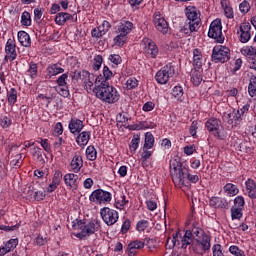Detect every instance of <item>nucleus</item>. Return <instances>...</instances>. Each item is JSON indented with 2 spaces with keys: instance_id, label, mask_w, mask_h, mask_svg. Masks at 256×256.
<instances>
[{
  "instance_id": "obj_34",
  "label": "nucleus",
  "mask_w": 256,
  "mask_h": 256,
  "mask_svg": "<svg viewBox=\"0 0 256 256\" xmlns=\"http://www.w3.org/2000/svg\"><path fill=\"white\" fill-rule=\"evenodd\" d=\"M201 81H203V76L201 75V71L195 70L192 73L191 82L195 87H199L201 85Z\"/></svg>"
},
{
  "instance_id": "obj_63",
  "label": "nucleus",
  "mask_w": 256,
  "mask_h": 256,
  "mask_svg": "<svg viewBox=\"0 0 256 256\" xmlns=\"http://www.w3.org/2000/svg\"><path fill=\"white\" fill-rule=\"evenodd\" d=\"M92 37H95V39H101L103 37V31H101V28H94L91 31Z\"/></svg>"
},
{
  "instance_id": "obj_57",
  "label": "nucleus",
  "mask_w": 256,
  "mask_h": 256,
  "mask_svg": "<svg viewBox=\"0 0 256 256\" xmlns=\"http://www.w3.org/2000/svg\"><path fill=\"white\" fill-rule=\"evenodd\" d=\"M38 143H40L41 147L44 149V151H46V153H51V144H49L48 139L40 138V141H38Z\"/></svg>"
},
{
  "instance_id": "obj_52",
  "label": "nucleus",
  "mask_w": 256,
  "mask_h": 256,
  "mask_svg": "<svg viewBox=\"0 0 256 256\" xmlns=\"http://www.w3.org/2000/svg\"><path fill=\"white\" fill-rule=\"evenodd\" d=\"M17 245H19V239L15 238V239H10L6 244L5 247L6 249H8V251L11 253V251H13Z\"/></svg>"
},
{
  "instance_id": "obj_49",
  "label": "nucleus",
  "mask_w": 256,
  "mask_h": 256,
  "mask_svg": "<svg viewBox=\"0 0 256 256\" xmlns=\"http://www.w3.org/2000/svg\"><path fill=\"white\" fill-rule=\"evenodd\" d=\"M241 217H243V209L232 207L231 208V218L239 220V219H241Z\"/></svg>"
},
{
  "instance_id": "obj_50",
  "label": "nucleus",
  "mask_w": 256,
  "mask_h": 256,
  "mask_svg": "<svg viewBox=\"0 0 256 256\" xmlns=\"http://www.w3.org/2000/svg\"><path fill=\"white\" fill-rule=\"evenodd\" d=\"M183 87L181 86H175L173 89H172V95L173 97H175V99H177V101H179V99H181V97H183Z\"/></svg>"
},
{
  "instance_id": "obj_36",
  "label": "nucleus",
  "mask_w": 256,
  "mask_h": 256,
  "mask_svg": "<svg viewBox=\"0 0 256 256\" xmlns=\"http://www.w3.org/2000/svg\"><path fill=\"white\" fill-rule=\"evenodd\" d=\"M248 93L250 97H256V76H252L250 78V82L248 85Z\"/></svg>"
},
{
  "instance_id": "obj_41",
  "label": "nucleus",
  "mask_w": 256,
  "mask_h": 256,
  "mask_svg": "<svg viewBox=\"0 0 256 256\" xmlns=\"http://www.w3.org/2000/svg\"><path fill=\"white\" fill-rule=\"evenodd\" d=\"M114 43L117 47H123L127 43V36L120 34L114 38Z\"/></svg>"
},
{
  "instance_id": "obj_12",
  "label": "nucleus",
  "mask_w": 256,
  "mask_h": 256,
  "mask_svg": "<svg viewBox=\"0 0 256 256\" xmlns=\"http://www.w3.org/2000/svg\"><path fill=\"white\" fill-rule=\"evenodd\" d=\"M222 119L224 123L231 125L232 129L234 127H239V125H241V121H243V118H241V115L239 114V110H233V112L230 113L225 112Z\"/></svg>"
},
{
  "instance_id": "obj_42",
  "label": "nucleus",
  "mask_w": 256,
  "mask_h": 256,
  "mask_svg": "<svg viewBox=\"0 0 256 256\" xmlns=\"http://www.w3.org/2000/svg\"><path fill=\"white\" fill-rule=\"evenodd\" d=\"M101 65H103V56L96 55L93 59L92 65L94 71H99V69H101Z\"/></svg>"
},
{
  "instance_id": "obj_56",
  "label": "nucleus",
  "mask_w": 256,
  "mask_h": 256,
  "mask_svg": "<svg viewBox=\"0 0 256 256\" xmlns=\"http://www.w3.org/2000/svg\"><path fill=\"white\" fill-rule=\"evenodd\" d=\"M143 247H145V243L139 240L133 241L128 245V249H132L134 251H137V249H143Z\"/></svg>"
},
{
  "instance_id": "obj_59",
  "label": "nucleus",
  "mask_w": 256,
  "mask_h": 256,
  "mask_svg": "<svg viewBox=\"0 0 256 256\" xmlns=\"http://www.w3.org/2000/svg\"><path fill=\"white\" fill-rule=\"evenodd\" d=\"M224 9V15L227 17V19H233L235 15L233 14V8L229 6V4H226V6H222Z\"/></svg>"
},
{
  "instance_id": "obj_46",
  "label": "nucleus",
  "mask_w": 256,
  "mask_h": 256,
  "mask_svg": "<svg viewBox=\"0 0 256 256\" xmlns=\"http://www.w3.org/2000/svg\"><path fill=\"white\" fill-rule=\"evenodd\" d=\"M74 79H76V81H84V79H87V77H89V71L87 70H82L79 72H74Z\"/></svg>"
},
{
  "instance_id": "obj_47",
  "label": "nucleus",
  "mask_w": 256,
  "mask_h": 256,
  "mask_svg": "<svg viewBox=\"0 0 256 256\" xmlns=\"http://www.w3.org/2000/svg\"><path fill=\"white\" fill-rule=\"evenodd\" d=\"M12 120L9 118V116H2L0 119V125L2 129H9L12 125Z\"/></svg>"
},
{
  "instance_id": "obj_37",
  "label": "nucleus",
  "mask_w": 256,
  "mask_h": 256,
  "mask_svg": "<svg viewBox=\"0 0 256 256\" xmlns=\"http://www.w3.org/2000/svg\"><path fill=\"white\" fill-rule=\"evenodd\" d=\"M86 157L88 161H95L97 159V150L94 146H88L86 149Z\"/></svg>"
},
{
  "instance_id": "obj_35",
  "label": "nucleus",
  "mask_w": 256,
  "mask_h": 256,
  "mask_svg": "<svg viewBox=\"0 0 256 256\" xmlns=\"http://www.w3.org/2000/svg\"><path fill=\"white\" fill-rule=\"evenodd\" d=\"M183 165L181 164V160L179 158H175L170 160V173L173 175L176 171H179V169H182Z\"/></svg>"
},
{
  "instance_id": "obj_9",
  "label": "nucleus",
  "mask_w": 256,
  "mask_h": 256,
  "mask_svg": "<svg viewBox=\"0 0 256 256\" xmlns=\"http://www.w3.org/2000/svg\"><path fill=\"white\" fill-rule=\"evenodd\" d=\"M111 193L103 189L94 190L89 196L91 203H98L99 205H105V203H111Z\"/></svg>"
},
{
  "instance_id": "obj_51",
  "label": "nucleus",
  "mask_w": 256,
  "mask_h": 256,
  "mask_svg": "<svg viewBox=\"0 0 256 256\" xmlns=\"http://www.w3.org/2000/svg\"><path fill=\"white\" fill-rule=\"evenodd\" d=\"M236 209H243V207H245V198H243V196H237L234 199V206H232Z\"/></svg>"
},
{
  "instance_id": "obj_4",
  "label": "nucleus",
  "mask_w": 256,
  "mask_h": 256,
  "mask_svg": "<svg viewBox=\"0 0 256 256\" xmlns=\"http://www.w3.org/2000/svg\"><path fill=\"white\" fill-rule=\"evenodd\" d=\"M180 235L181 233L179 231L175 232L172 235L171 240L169 238L167 239L166 247L168 249H173V247L181 245L182 249H187V246L193 243L194 240L191 235L187 234V230L183 237H181Z\"/></svg>"
},
{
  "instance_id": "obj_28",
  "label": "nucleus",
  "mask_w": 256,
  "mask_h": 256,
  "mask_svg": "<svg viewBox=\"0 0 256 256\" xmlns=\"http://www.w3.org/2000/svg\"><path fill=\"white\" fill-rule=\"evenodd\" d=\"M89 139H91V132L84 131L77 136L76 142L80 147H85L89 143Z\"/></svg>"
},
{
  "instance_id": "obj_27",
  "label": "nucleus",
  "mask_w": 256,
  "mask_h": 256,
  "mask_svg": "<svg viewBox=\"0 0 256 256\" xmlns=\"http://www.w3.org/2000/svg\"><path fill=\"white\" fill-rule=\"evenodd\" d=\"M196 243L201 245L203 251H209L211 249V238L207 234L202 235L201 238H197Z\"/></svg>"
},
{
  "instance_id": "obj_33",
  "label": "nucleus",
  "mask_w": 256,
  "mask_h": 256,
  "mask_svg": "<svg viewBox=\"0 0 256 256\" xmlns=\"http://www.w3.org/2000/svg\"><path fill=\"white\" fill-rule=\"evenodd\" d=\"M153 145H155V137L151 132H147L145 134L144 149H153Z\"/></svg>"
},
{
  "instance_id": "obj_16",
  "label": "nucleus",
  "mask_w": 256,
  "mask_h": 256,
  "mask_svg": "<svg viewBox=\"0 0 256 256\" xmlns=\"http://www.w3.org/2000/svg\"><path fill=\"white\" fill-rule=\"evenodd\" d=\"M239 32L240 37L239 41L240 43H249L251 40V24L249 23H243L239 26Z\"/></svg>"
},
{
  "instance_id": "obj_24",
  "label": "nucleus",
  "mask_w": 256,
  "mask_h": 256,
  "mask_svg": "<svg viewBox=\"0 0 256 256\" xmlns=\"http://www.w3.org/2000/svg\"><path fill=\"white\" fill-rule=\"evenodd\" d=\"M245 185H246V191L248 193V197H250V199H256V183H255V180L248 179L245 182Z\"/></svg>"
},
{
  "instance_id": "obj_30",
  "label": "nucleus",
  "mask_w": 256,
  "mask_h": 256,
  "mask_svg": "<svg viewBox=\"0 0 256 256\" xmlns=\"http://www.w3.org/2000/svg\"><path fill=\"white\" fill-rule=\"evenodd\" d=\"M187 235H191L194 241H197V239H201L203 235H205V232L203 229L199 227H194L192 230H186Z\"/></svg>"
},
{
  "instance_id": "obj_62",
  "label": "nucleus",
  "mask_w": 256,
  "mask_h": 256,
  "mask_svg": "<svg viewBox=\"0 0 256 256\" xmlns=\"http://www.w3.org/2000/svg\"><path fill=\"white\" fill-rule=\"evenodd\" d=\"M130 129L134 131H141V129H149V124L147 122H140L139 124L130 126Z\"/></svg>"
},
{
  "instance_id": "obj_8",
  "label": "nucleus",
  "mask_w": 256,
  "mask_h": 256,
  "mask_svg": "<svg viewBox=\"0 0 256 256\" xmlns=\"http://www.w3.org/2000/svg\"><path fill=\"white\" fill-rule=\"evenodd\" d=\"M231 59V50L225 46H216L212 51V61L214 63H227Z\"/></svg>"
},
{
  "instance_id": "obj_20",
  "label": "nucleus",
  "mask_w": 256,
  "mask_h": 256,
  "mask_svg": "<svg viewBox=\"0 0 256 256\" xmlns=\"http://www.w3.org/2000/svg\"><path fill=\"white\" fill-rule=\"evenodd\" d=\"M83 127V121L77 118H71L68 125L70 133H73L74 135L75 133H81V131H83Z\"/></svg>"
},
{
  "instance_id": "obj_3",
  "label": "nucleus",
  "mask_w": 256,
  "mask_h": 256,
  "mask_svg": "<svg viewBox=\"0 0 256 256\" xmlns=\"http://www.w3.org/2000/svg\"><path fill=\"white\" fill-rule=\"evenodd\" d=\"M186 17L187 21L181 32L185 35H189L199 29V25L201 24V18L199 17V10L195 6L186 7Z\"/></svg>"
},
{
  "instance_id": "obj_23",
  "label": "nucleus",
  "mask_w": 256,
  "mask_h": 256,
  "mask_svg": "<svg viewBox=\"0 0 256 256\" xmlns=\"http://www.w3.org/2000/svg\"><path fill=\"white\" fill-rule=\"evenodd\" d=\"M77 179H79L77 174L68 173L64 176V183L71 189H77Z\"/></svg>"
},
{
  "instance_id": "obj_26",
  "label": "nucleus",
  "mask_w": 256,
  "mask_h": 256,
  "mask_svg": "<svg viewBox=\"0 0 256 256\" xmlns=\"http://www.w3.org/2000/svg\"><path fill=\"white\" fill-rule=\"evenodd\" d=\"M31 155L35 157L36 161L41 165H45V154H43V150L37 146L31 149Z\"/></svg>"
},
{
  "instance_id": "obj_31",
  "label": "nucleus",
  "mask_w": 256,
  "mask_h": 256,
  "mask_svg": "<svg viewBox=\"0 0 256 256\" xmlns=\"http://www.w3.org/2000/svg\"><path fill=\"white\" fill-rule=\"evenodd\" d=\"M193 53L194 69L198 71V69H201V67H203V61L201 60V52H199V49H195Z\"/></svg>"
},
{
  "instance_id": "obj_60",
  "label": "nucleus",
  "mask_w": 256,
  "mask_h": 256,
  "mask_svg": "<svg viewBox=\"0 0 256 256\" xmlns=\"http://www.w3.org/2000/svg\"><path fill=\"white\" fill-rule=\"evenodd\" d=\"M147 227H149V221H147V220H140V221H138V223L136 225V229L139 232L145 231V229H147Z\"/></svg>"
},
{
  "instance_id": "obj_55",
  "label": "nucleus",
  "mask_w": 256,
  "mask_h": 256,
  "mask_svg": "<svg viewBox=\"0 0 256 256\" xmlns=\"http://www.w3.org/2000/svg\"><path fill=\"white\" fill-rule=\"evenodd\" d=\"M109 61L111 63H113V65H121V63H123V59L121 58V56L119 54H111L108 57Z\"/></svg>"
},
{
  "instance_id": "obj_1",
  "label": "nucleus",
  "mask_w": 256,
  "mask_h": 256,
  "mask_svg": "<svg viewBox=\"0 0 256 256\" xmlns=\"http://www.w3.org/2000/svg\"><path fill=\"white\" fill-rule=\"evenodd\" d=\"M94 85L93 93H95L96 97L100 99V101H103V103L113 104L119 101V91H117V88L109 85V81L101 80L100 77H97Z\"/></svg>"
},
{
  "instance_id": "obj_29",
  "label": "nucleus",
  "mask_w": 256,
  "mask_h": 256,
  "mask_svg": "<svg viewBox=\"0 0 256 256\" xmlns=\"http://www.w3.org/2000/svg\"><path fill=\"white\" fill-rule=\"evenodd\" d=\"M241 53L244 57H248L250 61H256V47L245 46L241 49Z\"/></svg>"
},
{
  "instance_id": "obj_39",
  "label": "nucleus",
  "mask_w": 256,
  "mask_h": 256,
  "mask_svg": "<svg viewBox=\"0 0 256 256\" xmlns=\"http://www.w3.org/2000/svg\"><path fill=\"white\" fill-rule=\"evenodd\" d=\"M141 141V138L139 135H134L133 139L130 142V151L132 153H135V151H137V149L139 148V143Z\"/></svg>"
},
{
  "instance_id": "obj_14",
  "label": "nucleus",
  "mask_w": 256,
  "mask_h": 256,
  "mask_svg": "<svg viewBox=\"0 0 256 256\" xmlns=\"http://www.w3.org/2000/svg\"><path fill=\"white\" fill-rule=\"evenodd\" d=\"M189 174V169L182 167L176 172H172V181L177 185H187V177Z\"/></svg>"
},
{
  "instance_id": "obj_5",
  "label": "nucleus",
  "mask_w": 256,
  "mask_h": 256,
  "mask_svg": "<svg viewBox=\"0 0 256 256\" xmlns=\"http://www.w3.org/2000/svg\"><path fill=\"white\" fill-rule=\"evenodd\" d=\"M206 129L211 133L216 139H220L221 141L227 137V132L222 127L219 119L211 118L206 122Z\"/></svg>"
},
{
  "instance_id": "obj_18",
  "label": "nucleus",
  "mask_w": 256,
  "mask_h": 256,
  "mask_svg": "<svg viewBox=\"0 0 256 256\" xmlns=\"http://www.w3.org/2000/svg\"><path fill=\"white\" fill-rule=\"evenodd\" d=\"M210 207H214V209H229V202L227 199L221 197H212L209 201Z\"/></svg>"
},
{
  "instance_id": "obj_10",
  "label": "nucleus",
  "mask_w": 256,
  "mask_h": 256,
  "mask_svg": "<svg viewBox=\"0 0 256 256\" xmlns=\"http://www.w3.org/2000/svg\"><path fill=\"white\" fill-rule=\"evenodd\" d=\"M100 215L102 220L108 227L111 225H115L117 221H119V212L113 210L109 207H104L100 209Z\"/></svg>"
},
{
  "instance_id": "obj_21",
  "label": "nucleus",
  "mask_w": 256,
  "mask_h": 256,
  "mask_svg": "<svg viewBox=\"0 0 256 256\" xmlns=\"http://www.w3.org/2000/svg\"><path fill=\"white\" fill-rule=\"evenodd\" d=\"M131 31H133V23L130 21L121 22L117 28V33H120V35H124L125 37H127Z\"/></svg>"
},
{
  "instance_id": "obj_53",
  "label": "nucleus",
  "mask_w": 256,
  "mask_h": 256,
  "mask_svg": "<svg viewBox=\"0 0 256 256\" xmlns=\"http://www.w3.org/2000/svg\"><path fill=\"white\" fill-rule=\"evenodd\" d=\"M67 79H69V75L67 73L62 74L56 80V83H57L58 87H67Z\"/></svg>"
},
{
  "instance_id": "obj_6",
  "label": "nucleus",
  "mask_w": 256,
  "mask_h": 256,
  "mask_svg": "<svg viewBox=\"0 0 256 256\" xmlns=\"http://www.w3.org/2000/svg\"><path fill=\"white\" fill-rule=\"evenodd\" d=\"M175 76V66L167 64L162 67L155 75V80L159 85H167L169 79Z\"/></svg>"
},
{
  "instance_id": "obj_2",
  "label": "nucleus",
  "mask_w": 256,
  "mask_h": 256,
  "mask_svg": "<svg viewBox=\"0 0 256 256\" xmlns=\"http://www.w3.org/2000/svg\"><path fill=\"white\" fill-rule=\"evenodd\" d=\"M73 227L81 231L76 234L77 239H85V237H91V235H95V233L101 229V223L97 219L90 221L76 220V223L73 224Z\"/></svg>"
},
{
  "instance_id": "obj_40",
  "label": "nucleus",
  "mask_w": 256,
  "mask_h": 256,
  "mask_svg": "<svg viewBox=\"0 0 256 256\" xmlns=\"http://www.w3.org/2000/svg\"><path fill=\"white\" fill-rule=\"evenodd\" d=\"M139 87V81L135 77H131L126 81V89L129 91L137 89Z\"/></svg>"
},
{
  "instance_id": "obj_22",
  "label": "nucleus",
  "mask_w": 256,
  "mask_h": 256,
  "mask_svg": "<svg viewBox=\"0 0 256 256\" xmlns=\"http://www.w3.org/2000/svg\"><path fill=\"white\" fill-rule=\"evenodd\" d=\"M48 79L55 77L61 73H65V69L61 68L59 64L49 65L46 69Z\"/></svg>"
},
{
  "instance_id": "obj_44",
  "label": "nucleus",
  "mask_w": 256,
  "mask_h": 256,
  "mask_svg": "<svg viewBox=\"0 0 256 256\" xmlns=\"http://www.w3.org/2000/svg\"><path fill=\"white\" fill-rule=\"evenodd\" d=\"M98 77L100 78V81H109V79L113 77V72L107 66H104L103 77L102 76H98Z\"/></svg>"
},
{
  "instance_id": "obj_7",
  "label": "nucleus",
  "mask_w": 256,
  "mask_h": 256,
  "mask_svg": "<svg viewBox=\"0 0 256 256\" xmlns=\"http://www.w3.org/2000/svg\"><path fill=\"white\" fill-rule=\"evenodd\" d=\"M208 37L215 39L216 43H223L225 41V36H223V25L221 24V19H215L211 22L208 31Z\"/></svg>"
},
{
  "instance_id": "obj_45",
  "label": "nucleus",
  "mask_w": 256,
  "mask_h": 256,
  "mask_svg": "<svg viewBox=\"0 0 256 256\" xmlns=\"http://www.w3.org/2000/svg\"><path fill=\"white\" fill-rule=\"evenodd\" d=\"M21 23L25 27L31 26V14L29 12L25 11V12L22 13Z\"/></svg>"
},
{
  "instance_id": "obj_38",
  "label": "nucleus",
  "mask_w": 256,
  "mask_h": 256,
  "mask_svg": "<svg viewBox=\"0 0 256 256\" xmlns=\"http://www.w3.org/2000/svg\"><path fill=\"white\" fill-rule=\"evenodd\" d=\"M27 73H28L29 77H31V79H36L37 73H38L37 63L30 62L29 69H28Z\"/></svg>"
},
{
  "instance_id": "obj_61",
  "label": "nucleus",
  "mask_w": 256,
  "mask_h": 256,
  "mask_svg": "<svg viewBox=\"0 0 256 256\" xmlns=\"http://www.w3.org/2000/svg\"><path fill=\"white\" fill-rule=\"evenodd\" d=\"M251 9V5L249 4V2L247 1H243L242 3H240L239 5V10L244 13V15L246 13H249V10Z\"/></svg>"
},
{
  "instance_id": "obj_32",
  "label": "nucleus",
  "mask_w": 256,
  "mask_h": 256,
  "mask_svg": "<svg viewBox=\"0 0 256 256\" xmlns=\"http://www.w3.org/2000/svg\"><path fill=\"white\" fill-rule=\"evenodd\" d=\"M223 189L225 193H228V195H230V197H235V195L239 193V188H237V185L235 184L227 183Z\"/></svg>"
},
{
  "instance_id": "obj_48",
  "label": "nucleus",
  "mask_w": 256,
  "mask_h": 256,
  "mask_svg": "<svg viewBox=\"0 0 256 256\" xmlns=\"http://www.w3.org/2000/svg\"><path fill=\"white\" fill-rule=\"evenodd\" d=\"M126 203H129V200H127V197L125 195L121 194L119 197L116 198L117 209H121V207H125Z\"/></svg>"
},
{
  "instance_id": "obj_17",
  "label": "nucleus",
  "mask_w": 256,
  "mask_h": 256,
  "mask_svg": "<svg viewBox=\"0 0 256 256\" xmlns=\"http://www.w3.org/2000/svg\"><path fill=\"white\" fill-rule=\"evenodd\" d=\"M67 21H77V14H69L67 12H60L55 17L56 25H65Z\"/></svg>"
},
{
  "instance_id": "obj_54",
  "label": "nucleus",
  "mask_w": 256,
  "mask_h": 256,
  "mask_svg": "<svg viewBox=\"0 0 256 256\" xmlns=\"http://www.w3.org/2000/svg\"><path fill=\"white\" fill-rule=\"evenodd\" d=\"M62 179H63V173L60 170H56L52 178V183L54 185H61Z\"/></svg>"
},
{
  "instance_id": "obj_64",
  "label": "nucleus",
  "mask_w": 256,
  "mask_h": 256,
  "mask_svg": "<svg viewBox=\"0 0 256 256\" xmlns=\"http://www.w3.org/2000/svg\"><path fill=\"white\" fill-rule=\"evenodd\" d=\"M213 256H224L221 250V244H216L213 246Z\"/></svg>"
},
{
  "instance_id": "obj_43",
  "label": "nucleus",
  "mask_w": 256,
  "mask_h": 256,
  "mask_svg": "<svg viewBox=\"0 0 256 256\" xmlns=\"http://www.w3.org/2000/svg\"><path fill=\"white\" fill-rule=\"evenodd\" d=\"M17 102V90L15 88H11L10 91H8V103L10 105H15Z\"/></svg>"
},
{
  "instance_id": "obj_25",
  "label": "nucleus",
  "mask_w": 256,
  "mask_h": 256,
  "mask_svg": "<svg viewBox=\"0 0 256 256\" xmlns=\"http://www.w3.org/2000/svg\"><path fill=\"white\" fill-rule=\"evenodd\" d=\"M18 41L22 47H31V36L25 31L18 32Z\"/></svg>"
},
{
  "instance_id": "obj_19",
  "label": "nucleus",
  "mask_w": 256,
  "mask_h": 256,
  "mask_svg": "<svg viewBox=\"0 0 256 256\" xmlns=\"http://www.w3.org/2000/svg\"><path fill=\"white\" fill-rule=\"evenodd\" d=\"M83 167V157L79 153H75L70 163V169L73 173H79Z\"/></svg>"
},
{
  "instance_id": "obj_11",
  "label": "nucleus",
  "mask_w": 256,
  "mask_h": 256,
  "mask_svg": "<svg viewBox=\"0 0 256 256\" xmlns=\"http://www.w3.org/2000/svg\"><path fill=\"white\" fill-rule=\"evenodd\" d=\"M5 53L4 63H9V61H15L17 59V44H15V39L9 38L7 40Z\"/></svg>"
},
{
  "instance_id": "obj_13",
  "label": "nucleus",
  "mask_w": 256,
  "mask_h": 256,
  "mask_svg": "<svg viewBox=\"0 0 256 256\" xmlns=\"http://www.w3.org/2000/svg\"><path fill=\"white\" fill-rule=\"evenodd\" d=\"M144 43V53L147 55V57H151V59H156L159 55V48L157 47V44L153 42V40L149 38L143 39Z\"/></svg>"
},
{
  "instance_id": "obj_58",
  "label": "nucleus",
  "mask_w": 256,
  "mask_h": 256,
  "mask_svg": "<svg viewBox=\"0 0 256 256\" xmlns=\"http://www.w3.org/2000/svg\"><path fill=\"white\" fill-rule=\"evenodd\" d=\"M229 252L235 256H245V252L235 245L230 246Z\"/></svg>"
},
{
  "instance_id": "obj_15",
  "label": "nucleus",
  "mask_w": 256,
  "mask_h": 256,
  "mask_svg": "<svg viewBox=\"0 0 256 256\" xmlns=\"http://www.w3.org/2000/svg\"><path fill=\"white\" fill-rule=\"evenodd\" d=\"M154 25L157 31H160V33H163V35L167 34L169 31V24L167 23V20L161 16V14H154Z\"/></svg>"
}]
</instances>
